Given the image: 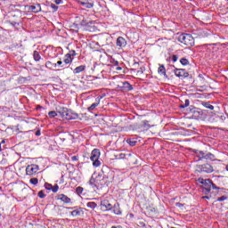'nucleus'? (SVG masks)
Wrapping results in <instances>:
<instances>
[{
	"mask_svg": "<svg viewBox=\"0 0 228 228\" xmlns=\"http://www.w3.org/2000/svg\"><path fill=\"white\" fill-rule=\"evenodd\" d=\"M178 42L183 44V45H188L189 47H193L195 45V38L191 34H181L178 37Z\"/></svg>",
	"mask_w": 228,
	"mask_h": 228,
	"instance_id": "obj_1",
	"label": "nucleus"
},
{
	"mask_svg": "<svg viewBox=\"0 0 228 228\" xmlns=\"http://www.w3.org/2000/svg\"><path fill=\"white\" fill-rule=\"evenodd\" d=\"M102 177L100 175L94 178V176L89 180V184L92 188H98V186H102Z\"/></svg>",
	"mask_w": 228,
	"mask_h": 228,
	"instance_id": "obj_7",
	"label": "nucleus"
},
{
	"mask_svg": "<svg viewBox=\"0 0 228 228\" xmlns=\"http://www.w3.org/2000/svg\"><path fill=\"white\" fill-rule=\"evenodd\" d=\"M140 127L142 129H151V127H152V126H151V124H149L148 120H143V121H142Z\"/></svg>",
	"mask_w": 228,
	"mask_h": 228,
	"instance_id": "obj_20",
	"label": "nucleus"
},
{
	"mask_svg": "<svg viewBox=\"0 0 228 228\" xmlns=\"http://www.w3.org/2000/svg\"><path fill=\"white\" fill-rule=\"evenodd\" d=\"M3 151V148H2V146H1V143H0V152Z\"/></svg>",
	"mask_w": 228,
	"mask_h": 228,
	"instance_id": "obj_53",
	"label": "nucleus"
},
{
	"mask_svg": "<svg viewBox=\"0 0 228 228\" xmlns=\"http://www.w3.org/2000/svg\"><path fill=\"white\" fill-rule=\"evenodd\" d=\"M126 156H127L128 158H131V156H133V154H132V153H128V154H126Z\"/></svg>",
	"mask_w": 228,
	"mask_h": 228,
	"instance_id": "obj_52",
	"label": "nucleus"
},
{
	"mask_svg": "<svg viewBox=\"0 0 228 228\" xmlns=\"http://www.w3.org/2000/svg\"><path fill=\"white\" fill-rule=\"evenodd\" d=\"M158 72L160 76H167V69H165V65H160L158 69Z\"/></svg>",
	"mask_w": 228,
	"mask_h": 228,
	"instance_id": "obj_21",
	"label": "nucleus"
},
{
	"mask_svg": "<svg viewBox=\"0 0 228 228\" xmlns=\"http://www.w3.org/2000/svg\"><path fill=\"white\" fill-rule=\"evenodd\" d=\"M102 180L104 181V184H108V175H104Z\"/></svg>",
	"mask_w": 228,
	"mask_h": 228,
	"instance_id": "obj_41",
	"label": "nucleus"
},
{
	"mask_svg": "<svg viewBox=\"0 0 228 228\" xmlns=\"http://www.w3.org/2000/svg\"><path fill=\"white\" fill-rule=\"evenodd\" d=\"M225 170L226 172H228V165H226Z\"/></svg>",
	"mask_w": 228,
	"mask_h": 228,
	"instance_id": "obj_54",
	"label": "nucleus"
},
{
	"mask_svg": "<svg viewBox=\"0 0 228 228\" xmlns=\"http://www.w3.org/2000/svg\"><path fill=\"white\" fill-rule=\"evenodd\" d=\"M81 26H88V23H86V21H85V20H83L81 22H80Z\"/></svg>",
	"mask_w": 228,
	"mask_h": 228,
	"instance_id": "obj_44",
	"label": "nucleus"
},
{
	"mask_svg": "<svg viewBox=\"0 0 228 228\" xmlns=\"http://www.w3.org/2000/svg\"><path fill=\"white\" fill-rule=\"evenodd\" d=\"M55 64H56V67H58V65H59V67H61V68L65 67V64H63V61H58L57 63H55Z\"/></svg>",
	"mask_w": 228,
	"mask_h": 228,
	"instance_id": "obj_38",
	"label": "nucleus"
},
{
	"mask_svg": "<svg viewBox=\"0 0 228 228\" xmlns=\"http://www.w3.org/2000/svg\"><path fill=\"white\" fill-rule=\"evenodd\" d=\"M126 154H124V153H121V154H119V158H120V159H126Z\"/></svg>",
	"mask_w": 228,
	"mask_h": 228,
	"instance_id": "obj_45",
	"label": "nucleus"
},
{
	"mask_svg": "<svg viewBox=\"0 0 228 228\" xmlns=\"http://www.w3.org/2000/svg\"><path fill=\"white\" fill-rule=\"evenodd\" d=\"M68 209H74L73 211H71V216H82V215H84L83 212V208H68Z\"/></svg>",
	"mask_w": 228,
	"mask_h": 228,
	"instance_id": "obj_11",
	"label": "nucleus"
},
{
	"mask_svg": "<svg viewBox=\"0 0 228 228\" xmlns=\"http://www.w3.org/2000/svg\"><path fill=\"white\" fill-rule=\"evenodd\" d=\"M30 10L34 12V13H38V12H41L42 7L40 6V4H37L36 5H31L30 6Z\"/></svg>",
	"mask_w": 228,
	"mask_h": 228,
	"instance_id": "obj_19",
	"label": "nucleus"
},
{
	"mask_svg": "<svg viewBox=\"0 0 228 228\" xmlns=\"http://www.w3.org/2000/svg\"><path fill=\"white\" fill-rule=\"evenodd\" d=\"M205 159H211V160H213V159H215V155L213 153H211V152L206 151V153H205Z\"/></svg>",
	"mask_w": 228,
	"mask_h": 228,
	"instance_id": "obj_24",
	"label": "nucleus"
},
{
	"mask_svg": "<svg viewBox=\"0 0 228 228\" xmlns=\"http://www.w3.org/2000/svg\"><path fill=\"white\" fill-rule=\"evenodd\" d=\"M86 69V65H80L73 69V73L81 74V72H85Z\"/></svg>",
	"mask_w": 228,
	"mask_h": 228,
	"instance_id": "obj_16",
	"label": "nucleus"
},
{
	"mask_svg": "<svg viewBox=\"0 0 228 228\" xmlns=\"http://www.w3.org/2000/svg\"><path fill=\"white\" fill-rule=\"evenodd\" d=\"M190 106V100H185L184 104L180 105L181 110H184V108H188Z\"/></svg>",
	"mask_w": 228,
	"mask_h": 228,
	"instance_id": "obj_29",
	"label": "nucleus"
},
{
	"mask_svg": "<svg viewBox=\"0 0 228 228\" xmlns=\"http://www.w3.org/2000/svg\"><path fill=\"white\" fill-rule=\"evenodd\" d=\"M109 175H110V179L109 180V183H113V173H109Z\"/></svg>",
	"mask_w": 228,
	"mask_h": 228,
	"instance_id": "obj_43",
	"label": "nucleus"
},
{
	"mask_svg": "<svg viewBox=\"0 0 228 228\" xmlns=\"http://www.w3.org/2000/svg\"><path fill=\"white\" fill-rule=\"evenodd\" d=\"M196 172H199V174H213V172H215V168L211 164L207 163L196 166Z\"/></svg>",
	"mask_w": 228,
	"mask_h": 228,
	"instance_id": "obj_4",
	"label": "nucleus"
},
{
	"mask_svg": "<svg viewBox=\"0 0 228 228\" xmlns=\"http://www.w3.org/2000/svg\"><path fill=\"white\" fill-rule=\"evenodd\" d=\"M175 75L176 77H188L190 76V74L186 72V69H176L175 70Z\"/></svg>",
	"mask_w": 228,
	"mask_h": 228,
	"instance_id": "obj_10",
	"label": "nucleus"
},
{
	"mask_svg": "<svg viewBox=\"0 0 228 228\" xmlns=\"http://www.w3.org/2000/svg\"><path fill=\"white\" fill-rule=\"evenodd\" d=\"M137 74H143V71L138 70V71H137Z\"/></svg>",
	"mask_w": 228,
	"mask_h": 228,
	"instance_id": "obj_51",
	"label": "nucleus"
},
{
	"mask_svg": "<svg viewBox=\"0 0 228 228\" xmlns=\"http://www.w3.org/2000/svg\"><path fill=\"white\" fill-rule=\"evenodd\" d=\"M74 58H72L70 55H68L65 54L64 55V60H63V62H64V65H70V63H72Z\"/></svg>",
	"mask_w": 228,
	"mask_h": 228,
	"instance_id": "obj_18",
	"label": "nucleus"
},
{
	"mask_svg": "<svg viewBox=\"0 0 228 228\" xmlns=\"http://www.w3.org/2000/svg\"><path fill=\"white\" fill-rule=\"evenodd\" d=\"M139 227H145V224L143 222H139Z\"/></svg>",
	"mask_w": 228,
	"mask_h": 228,
	"instance_id": "obj_46",
	"label": "nucleus"
},
{
	"mask_svg": "<svg viewBox=\"0 0 228 228\" xmlns=\"http://www.w3.org/2000/svg\"><path fill=\"white\" fill-rule=\"evenodd\" d=\"M203 199H209V197H208V196H204V197H203Z\"/></svg>",
	"mask_w": 228,
	"mask_h": 228,
	"instance_id": "obj_55",
	"label": "nucleus"
},
{
	"mask_svg": "<svg viewBox=\"0 0 228 228\" xmlns=\"http://www.w3.org/2000/svg\"><path fill=\"white\" fill-rule=\"evenodd\" d=\"M126 143H128V145H130V147H134V145H136L137 142L133 139H127Z\"/></svg>",
	"mask_w": 228,
	"mask_h": 228,
	"instance_id": "obj_28",
	"label": "nucleus"
},
{
	"mask_svg": "<svg viewBox=\"0 0 228 228\" xmlns=\"http://www.w3.org/2000/svg\"><path fill=\"white\" fill-rule=\"evenodd\" d=\"M61 117L66 118V120H76L79 118V115L72 110H68L67 109L61 113Z\"/></svg>",
	"mask_w": 228,
	"mask_h": 228,
	"instance_id": "obj_5",
	"label": "nucleus"
},
{
	"mask_svg": "<svg viewBox=\"0 0 228 228\" xmlns=\"http://www.w3.org/2000/svg\"><path fill=\"white\" fill-rule=\"evenodd\" d=\"M112 211L114 215H118V216L122 215V209L120 208V204L115 203L114 206L112 207Z\"/></svg>",
	"mask_w": 228,
	"mask_h": 228,
	"instance_id": "obj_14",
	"label": "nucleus"
},
{
	"mask_svg": "<svg viewBox=\"0 0 228 228\" xmlns=\"http://www.w3.org/2000/svg\"><path fill=\"white\" fill-rule=\"evenodd\" d=\"M86 207L89 208L90 209H95V208H97V203L94 201L87 202Z\"/></svg>",
	"mask_w": 228,
	"mask_h": 228,
	"instance_id": "obj_25",
	"label": "nucleus"
},
{
	"mask_svg": "<svg viewBox=\"0 0 228 228\" xmlns=\"http://www.w3.org/2000/svg\"><path fill=\"white\" fill-rule=\"evenodd\" d=\"M42 134V133L40 132V130H37L36 132V136H40Z\"/></svg>",
	"mask_w": 228,
	"mask_h": 228,
	"instance_id": "obj_48",
	"label": "nucleus"
},
{
	"mask_svg": "<svg viewBox=\"0 0 228 228\" xmlns=\"http://www.w3.org/2000/svg\"><path fill=\"white\" fill-rule=\"evenodd\" d=\"M45 190L51 191V190H53V184H51L49 183H45Z\"/></svg>",
	"mask_w": 228,
	"mask_h": 228,
	"instance_id": "obj_33",
	"label": "nucleus"
},
{
	"mask_svg": "<svg viewBox=\"0 0 228 228\" xmlns=\"http://www.w3.org/2000/svg\"><path fill=\"white\" fill-rule=\"evenodd\" d=\"M100 159H101V150L94 149L91 152L90 159L93 162V167H94V168L101 167L102 163Z\"/></svg>",
	"mask_w": 228,
	"mask_h": 228,
	"instance_id": "obj_3",
	"label": "nucleus"
},
{
	"mask_svg": "<svg viewBox=\"0 0 228 228\" xmlns=\"http://www.w3.org/2000/svg\"><path fill=\"white\" fill-rule=\"evenodd\" d=\"M122 88L126 92H131V90H133V86L129 84V82L125 81V82H122Z\"/></svg>",
	"mask_w": 228,
	"mask_h": 228,
	"instance_id": "obj_17",
	"label": "nucleus"
},
{
	"mask_svg": "<svg viewBox=\"0 0 228 228\" xmlns=\"http://www.w3.org/2000/svg\"><path fill=\"white\" fill-rule=\"evenodd\" d=\"M71 159H72V161H77V156H73V157H71Z\"/></svg>",
	"mask_w": 228,
	"mask_h": 228,
	"instance_id": "obj_49",
	"label": "nucleus"
},
{
	"mask_svg": "<svg viewBox=\"0 0 228 228\" xmlns=\"http://www.w3.org/2000/svg\"><path fill=\"white\" fill-rule=\"evenodd\" d=\"M62 0H55V4H61Z\"/></svg>",
	"mask_w": 228,
	"mask_h": 228,
	"instance_id": "obj_47",
	"label": "nucleus"
},
{
	"mask_svg": "<svg viewBox=\"0 0 228 228\" xmlns=\"http://www.w3.org/2000/svg\"><path fill=\"white\" fill-rule=\"evenodd\" d=\"M77 53H76V51L71 50L69 51V53H68V55H70V57L72 58V56H76Z\"/></svg>",
	"mask_w": 228,
	"mask_h": 228,
	"instance_id": "obj_39",
	"label": "nucleus"
},
{
	"mask_svg": "<svg viewBox=\"0 0 228 228\" xmlns=\"http://www.w3.org/2000/svg\"><path fill=\"white\" fill-rule=\"evenodd\" d=\"M101 209H102V211H111L113 206L110 203V200H103L101 201Z\"/></svg>",
	"mask_w": 228,
	"mask_h": 228,
	"instance_id": "obj_8",
	"label": "nucleus"
},
{
	"mask_svg": "<svg viewBox=\"0 0 228 228\" xmlns=\"http://www.w3.org/2000/svg\"><path fill=\"white\" fill-rule=\"evenodd\" d=\"M56 199H57V200H61V202H64V204H70V202H72L70 198H69L65 194H59V195H57Z\"/></svg>",
	"mask_w": 228,
	"mask_h": 228,
	"instance_id": "obj_13",
	"label": "nucleus"
},
{
	"mask_svg": "<svg viewBox=\"0 0 228 228\" xmlns=\"http://www.w3.org/2000/svg\"><path fill=\"white\" fill-rule=\"evenodd\" d=\"M127 45V41L122 37H118L116 41V46L118 49H124Z\"/></svg>",
	"mask_w": 228,
	"mask_h": 228,
	"instance_id": "obj_9",
	"label": "nucleus"
},
{
	"mask_svg": "<svg viewBox=\"0 0 228 228\" xmlns=\"http://www.w3.org/2000/svg\"><path fill=\"white\" fill-rule=\"evenodd\" d=\"M57 115L58 114L54 110L48 112V116L50 117V118H54V117H56Z\"/></svg>",
	"mask_w": 228,
	"mask_h": 228,
	"instance_id": "obj_32",
	"label": "nucleus"
},
{
	"mask_svg": "<svg viewBox=\"0 0 228 228\" xmlns=\"http://www.w3.org/2000/svg\"><path fill=\"white\" fill-rule=\"evenodd\" d=\"M1 143H5L4 140H3V141L1 142Z\"/></svg>",
	"mask_w": 228,
	"mask_h": 228,
	"instance_id": "obj_56",
	"label": "nucleus"
},
{
	"mask_svg": "<svg viewBox=\"0 0 228 228\" xmlns=\"http://www.w3.org/2000/svg\"><path fill=\"white\" fill-rule=\"evenodd\" d=\"M78 4L84 6V8H94V1L92 0H78Z\"/></svg>",
	"mask_w": 228,
	"mask_h": 228,
	"instance_id": "obj_12",
	"label": "nucleus"
},
{
	"mask_svg": "<svg viewBox=\"0 0 228 228\" xmlns=\"http://www.w3.org/2000/svg\"><path fill=\"white\" fill-rule=\"evenodd\" d=\"M198 183L203 184L204 190L207 191V193L211 191V188H213V190H220V187H217L216 184L213 183L211 179L199 178Z\"/></svg>",
	"mask_w": 228,
	"mask_h": 228,
	"instance_id": "obj_2",
	"label": "nucleus"
},
{
	"mask_svg": "<svg viewBox=\"0 0 228 228\" xmlns=\"http://www.w3.org/2000/svg\"><path fill=\"white\" fill-rule=\"evenodd\" d=\"M33 59L36 61H40V60H42V56H40V53L38 51H34V53H33Z\"/></svg>",
	"mask_w": 228,
	"mask_h": 228,
	"instance_id": "obj_23",
	"label": "nucleus"
},
{
	"mask_svg": "<svg viewBox=\"0 0 228 228\" xmlns=\"http://www.w3.org/2000/svg\"><path fill=\"white\" fill-rule=\"evenodd\" d=\"M38 170H39L38 165H35V164L28 165L26 167V174L27 175H29V176L37 175V174H38Z\"/></svg>",
	"mask_w": 228,
	"mask_h": 228,
	"instance_id": "obj_6",
	"label": "nucleus"
},
{
	"mask_svg": "<svg viewBox=\"0 0 228 228\" xmlns=\"http://www.w3.org/2000/svg\"><path fill=\"white\" fill-rule=\"evenodd\" d=\"M180 63L186 67V65H190V61L186 58H182L180 59Z\"/></svg>",
	"mask_w": 228,
	"mask_h": 228,
	"instance_id": "obj_27",
	"label": "nucleus"
},
{
	"mask_svg": "<svg viewBox=\"0 0 228 228\" xmlns=\"http://www.w3.org/2000/svg\"><path fill=\"white\" fill-rule=\"evenodd\" d=\"M171 59H172V61H173L174 63H175V61H177V60L179 59V57H178L177 55H173Z\"/></svg>",
	"mask_w": 228,
	"mask_h": 228,
	"instance_id": "obj_40",
	"label": "nucleus"
},
{
	"mask_svg": "<svg viewBox=\"0 0 228 228\" xmlns=\"http://www.w3.org/2000/svg\"><path fill=\"white\" fill-rule=\"evenodd\" d=\"M46 69H49V70H53V69H56V63H53L51 61H47L45 62Z\"/></svg>",
	"mask_w": 228,
	"mask_h": 228,
	"instance_id": "obj_22",
	"label": "nucleus"
},
{
	"mask_svg": "<svg viewBox=\"0 0 228 228\" xmlns=\"http://www.w3.org/2000/svg\"><path fill=\"white\" fill-rule=\"evenodd\" d=\"M224 200H227V196H221L216 200L217 202H224Z\"/></svg>",
	"mask_w": 228,
	"mask_h": 228,
	"instance_id": "obj_35",
	"label": "nucleus"
},
{
	"mask_svg": "<svg viewBox=\"0 0 228 228\" xmlns=\"http://www.w3.org/2000/svg\"><path fill=\"white\" fill-rule=\"evenodd\" d=\"M65 183V177L62 175L60 179V184H63Z\"/></svg>",
	"mask_w": 228,
	"mask_h": 228,
	"instance_id": "obj_42",
	"label": "nucleus"
},
{
	"mask_svg": "<svg viewBox=\"0 0 228 228\" xmlns=\"http://www.w3.org/2000/svg\"><path fill=\"white\" fill-rule=\"evenodd\" d=\"M52 8H53V10H55V11L58 10V7L54 4H52Z\"/></svg>",
	"mask_w": 228,
	"mask_h": 228,
	"instance_id": "obj_50",
	"label": "nucleus"
},
{
	"mask_svg": "<svg viewBox=\"0 0 228 228\" xmlns=\"http://www.w3.org/2000/svg\"><path fill=\"white\" fill-rule=\"evenodd\" d=\"M205 156H206V152L204 151L199 152V157L200 158V159H205Z\"/></svg>",
	"mask_w": 228,
	"mask_h": 228,
	"instance_id": "obj_37",
	"label": "nucleus"
},
{
	"mask_svg": "<svg viewBox=\"0 0 228 228\" xmlns=\"http://www.w3.org/2000/svg\"><path fill=\"white\" fill-rule=\"evenodd\" d=\"M58 190H60V186H58V184H55L54 186L52 185L53 193H58Z\"/></svg>",
	"mask_w": 228,
	"mask_h": 228,
	"instance_id": "obj_31",
	"label": "nucleus"
},
{
	"mask_svg": "<svg viewBox=\"0 0 228 228\" xmlns=\"http://www.w3.org/2000/svg\"><path fill=\"white\" fill-rule=\"evenodd\" d=\"M31 184H38V178H32L29 180Z\"/></svg>",
	"mask_w": 228,
	"mask_h": 228,
	"instance_id": "obj_36",
	"label": "nucleus"
},
{
	"mask_svg": "<svg viewBox=\"0 0 228 228\" xmlns=\"http://www.w3.org/2000/svg\"><path fill=\"white\" fill-rule=\"evenodd\" d=\"M202 106H204V108H207V110H215V106L211 105L209 102H203Z\"/></svg>",
	"mask_w": 228,
	"mask_h": 228,
	"instance_id": "obj_26",
	"label": "nucleus"
},
{
	"mask_svg": "<svg viewBox=\"0 0 228 228\" xmlns=\"http://www.w3.org/2000/svg\"><path fill=\"white\" fill-rule=\"evenodd\" d=\"M83 191H84L83 187L78 186V187L76 188V193H77V195H81V194L83 193Z\"/></svg>",
	"mask_w": 228,
	"mask_h": 228,
	"instance_id": "obj_30",
	"label": "nucleus"
},
{
	"mask_svg": "<svg viewBox=\"0 0 228 228\" xmlns=\"http://www.w3.org/2000/svg\"><path fill=\"white\" fill-rule=\"evenodd\" d=\"M37 197H39V199H45V193H44V191H40L37 193Z\"/></svg>",
	"mask_w": 228,
	"mask_h": 228,
	"instance_id": "obj_34",
	"label": "nucleus"
},
{
	"mask_svg": "<svg viewBox=\"0 0 228 228\" xmlns=\"http://www.w3.org/2000/svg\"><path fill=\"white\" fill-rule=\"evenodd\" d=\"M99 104H101V98H96L95 99V102H94L93 104H91L90 107H88V111H94V110L95 108H97V106H99Z\"/></svg>",
	"mask_w": 228,
	"mask_h": 228,
	"instance_id": "obj_15",
	"label": "nucleus"
}]
</instances>
